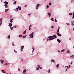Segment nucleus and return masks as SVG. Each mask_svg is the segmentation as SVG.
<instances>
[{
	"mask_svg": "<svg viewBox=\"0 0 74 74\" xmlns=\"http://www.w3.org/2000/svg\"><path fill=\"white\" fill-rule=\"evenodd\" d=\"M53 37H55V38H53ZM48 38H50L49 39V41H51V40H53L54 39H55V38H57V36H56L55 35H53V36H49V37H48Z\"/></svg>",
	"mask_w": 74,
	"mask_h": 74,
	"instance_id": "1",
	"label": "nucleus"
},
{
	"mask_svg": "<svg viewBox=\"0 0 74 74\" xmlns=\"http://www.w3.org/2000/svg\"><path fill=\"white\" fill-rule=\"evenodd\" d=\"M5 3L4 6L5 8H7L8 7V2L5 1L4 2Z\"/></svg>",
	"mask_w": 74,
	"mask_h": 74,
	"instance_id": "2",
	"label": "nucleus"
},
{
	"mask_svg": "<svg viewBox=\"0 0 74 74\" xmlns=\"http://www.w3.org/2000/svg\"><path fill=\"white\" fill-rule=\"evenodd\" d=\"M33 34H34V32H32L31 34L29 35V36L30 38H33L34 36V35H33Z\"/></svg>",
	"mask_w": 74,
	"mask_h": 74,
	"instance_id": "3",
	"label": "nucleus"
},
{
	"mask_svg": "<svg viewBox=\"0 0 74 74\" xmlns=\"http://www.w3.org/2000/svg\"><path fill=\"white\" fill-rule=\"evenodd\" d=\"M42 69V67H40V65H38V67L36 68V70H38V69Z\"/></svg>",
	"mask_w": 74,
	"mask_h": 74,
	"instance_id": "4",
	"label": "nucleus"
},
{
	"mask_svg": "<svg viewBox=\"0 0 74 74\" xmlns=\"http://www.w3.org/2000/svg\"><path fill=\"white\" fill-rule=\"evenodd\" d=\"M39 6H40V4H37L36 6V9L37 10L38 8V7H39Z\"/></svg>",
	"mask_w": 74,
	"mask_h": 74,
	"instance_id": "5",
	"label": "nucleus"
},
{
	"mask_svg": "<svg viewBox=\"0 0 74 74\" xmlns=\"http://www.w3.org/2000/svg\"><path fill=\"white\" fill-rule=\"evenodd\" d=\"M57 35H58V36H59L60 37H61V36H62V35L61 34H60L59 33H57Z\"/></svg>",
	"mask_w": 74,
	"mask_h": 74,
	"instance_id": "6",
	"label": "nucleus"
},
{
	"mask_svg": "<svg viewBox=\"0 0 74 74\" xmlns=\"http://www.w3.org/2000/svg\"><path fill=\"white\" fill-rule=\"evenodd\" d=\"M17 8H18L19 10H21V7L20 6H18Z\"/></svg>",
	"mask_w": 74,
	"mask_h": 74,
	"instance_id": "7",
	"label": "nucleus"
},
{
	"mask_svg": "<svg viewBox=\"0 0 74 74\" xmlns=\"http://www.w3.org/2000/svg\"><path fill=\"white\" fill-rule=\"evenodd\" d=\"M26 69H24L23 71V73L25 74L26 73Z\"/></svg>",
	"mask_w": 74,
	"mask_h": 74,
	"instance_id": "8",
	"label": "nucleus"
},
{
	"mask_svg": "<svg viewBox=\"0 0 74 74\" xmlns=\"http://www.w3.org/2000/svg\"><path fill=\"white\" fill-rule=\"evenodd\" d=\"M9 26H10V27H11L12 26V23H9Z\"/></svg>",
	"mask_w": 74,
	"mask_h": 74,
	"instance_id": "9",
	"label": "nucleus"
},
{
	"mask_svg": "<svg viewBox=\"0 0 74 74\" xmlns=\"http://www.w3.org/2000/svg\"><path fill=\"white\" fill-rule=\"evenodd\" d=\"M3 21V18H1L0 19V22H1V23H2V21Z\"/></svg>",
	"mask_w": 74,
	"mask_h": 74,
	"instance_id": "10",
	"label": "nucleus"
},
{
	"mask_svg": "<svg viewBox=\"0 0 74 74\" xmlns=\"http://www.w3.org/2000/svg\"><path fill=\"white\" fill-rule=\"evenodd\" d=\"M1 72L2 73H5V74H7L3 70H1Z\"/></svg>",
	"mask_w": 74,
	"mask_h": 74,
	"instance_id": "11",
	"label": "nucleus"
},
{
	"mask_svg": "<svg viewBox=\"0 0 74 74\" xmlns=\"http://www.w3.org/2000/svg\"><path fill=\"white\" fill-rule=\"evenodd\" d=\"M57 41H58V42H59V43H60V42H61V41H60V40L59 39H57Z\"/></svg>",
	"mask_w": 74,
	"mask_h": 74,
	"instance_id": "12",
	"label": "nucleus"
},
{
	"mask_svg": "<svg viewBox=\"0 0 74 74\" xmlns=\"http://www.w3.org/2000/svg\"><path fill=\"white\" fill-rule=\"evenodd\" d=\"M18 10V8H16L14 10V11H16V12H17Z\"/></svg>",
	"mask_w": 74,
	"mask_h": 74,
	"instance_id": "13",
	"label": "nucleus"
},
{
	"mask_svg": "<svg viewBox=\"0 0 74 74\" xmlns=\"http://www.w3.org/2000/svg\"><path fill=\"white\" fill-rule=\"evenodd\" d=\"M56 67L57 68H58L59 67V64H58L56 66Z\"/></svg>",
	"mask_w": 74,
	"mask_h": 74,
	"instance_id": "14",
	"label": "nucleus"
},
{
	"mask_svg": "<svg viewBox=\"0 0 74 74\" xmlns=\"http://www.w3.org/2000/svg\"><path fill=\"white\" fill-rule=\"evenodd\" d=\"M73 57H74V54L73 55L71 56H70V58H73Z\"/></svg>",
	"mask_w": 74,
	"mask_h": 74,
	"instance_id": "15",
	"label": "nucleus"
},
{
	"mask_svg": "<svg viewBox=\"0 0 74 74\" xmlns=\"http://www.w3.org/2000/svg\"><path fill=\"white\" fill-rule=\"evenodd\" d=\"M0 61H1V63H2V64H3V62H4V61L2 60H0Z\"/></svg>",
	"mask_w": 74,
	"mask_h": 74,
	"instance_id": "16",
	"label": "nucleus"
},
{
	"mask_svg": "<svg viewBox=\"0 0 74 74\" xmlns=\"http://www.w3.org/2000/svg\"><path fill=\"white\" fill-rule=\"evenodd\" d=\"M67 53H70L71 52L69 51H68L67 52Z\"/></svg>",
	"mask_w": 74,
	"mask_h": 74,
	"instance_id": "17",
	"label": "nucleus"
},
{
	"mask_svg": "<svg viewBox=\"0 0 74 74\" xmlns=\"http://www.w3.org/2000/svg\"><path fill=\"white\" fill-rule=\"evenodd\" d=\"M51 61V62H53V63H55V60H52Z\"/></svg>",
	"mask_w": 74,
	"mask_h": 74,
	"instance_id": "18",
	"label": "nucleus"
},
{
	"mask_svg": "<svg viewBox=\"0 0 74 74\" xmlns=\"http://www.w3.org/2000/svg\"><path fill=\"white\" fill-rule=\"evenodd\" d=\"M23 48H24V46H21V48L22 49H23Z\"/></svg>",
	"mask_w": 74,
	"mask_h": 74,
	"instance_id": "19",
	"label": "nucleus"
},
{
	"mask_svg": "<svg viewBox=\"0 0 74 74\" xmlns=\"http://www.w3.org/2000/svg\"><path fill=\"white\" fill-rule=\"evenodd\" d=\"M10 22L11 23H12V19L11 18V19L10 21Z\"/></svg>",
	"mask_w": 74,
	"mask_h": 74,
	"instance_id": "20",
	"label": "nucleus"
},
{
	"mask_svg": "<svg viewBox=\"0 0 74 74\" xmlns=\"http://www.w3.org/2000/svg\"><path fill=\"white\" fill-rule=\"evenodd\" d=\"M73 16L72 17V18L74 19V12L73 13Z\"/></svg>",
	"mask_w": 74,
	"mask_h": 74,
	"instance_id": "21",
	"label": "nucleus"
},
{
	"mask_svg": "<svg viewBox=\"0 0 74 74\" xmlns=\"http://www.w3.org/2000/svg\"><path fill=\"white\" fill-rule=\"evenodd\" d=\"M64 51H65V49H63V50H62L61 51V52H64Z\"/></svg>",
	"mask_w": 74,
	"mask_h": 74,
	"instance_id": "22",
	"label": "nucleus"
},
{
	"mask_svg": "<svg viewBox=\"0 0 74 74\" xmlns=\"http://www.w3.org/2000/svg\"><path fill=\"white\" fill-rule=\"evenodd\" d=\"M26 30H25L23 32V34H26Z\"/></svg>",
	"mask_w": 74,
	"mask_h": 74,
	"instance_id": "23",
	"label": "nucleus"
},
{
	"mask_svg": "<svg viewBox=\"0 0 74 74\" xmlns=\"http://www.w3.org/2000/svg\"><path fill=\"white\" fill-rule=\"evenodd\" d=\"M69 15H73V13H69Z\"/></svg>",
	"mask_w": 74,
	"mask_h": 74,
	"instance_id": "24",
	"label": "nucleus"
},
{
	"mask_svg": "<svg viewBox=\"0 0 74 74\" xmlns=\"http://www.w3.org/2000/svg\"><path fill=\"white\" fill-rule=\"evenodd\" d=\"M59 33V29L58 28L57 30V33Z\"/></svg>",
	"mask_w": 74,
	"mask_h": 74,
	"instance_id": "25",
	"label": "nucleus"
},
{
	"mask_svg": "<svg viewBox=\"0 0 74 74\" xmlns=\"http://www.w3.org/2000/svg\"><path fill=\"white\" fill-rule=\"evenodd\" d=\"M13 4H16V1H15Z\"/></svg>",
	"mask_w": 74,
	"mask_h": 74,
	"instance_id": "26",
	"label": "nucleus"
},
{
	"mask_svg": "<svg viewBox=\"0 0 74 74\" xmlns=\"http://www.w3.org/2000/svg\"><path fill=\"white\" fill-rule=\"evenodd\" d=\"M51 4H52V3H51V2L49 3V5H51Z\"/></svg>",
	"mask_w": 74,
	"mask_h": 74,
	"instance_id": "27",
	"label": "nucleus"
},
{
	"mask_svg": "<svg viewBox=\"0 0 74 74\" xmlns=\"http://www.w3.org/2000/svg\"><path fill=\"white\" fill-rule=\"evenodd\" d=\"M47 8H49V6L48 5H47L46 6Z\"/></svg>",
	"mask_w": 74,
	"mask_h": 74,
	"instance_id": "28",
	"label": "nucleus"
},
{
	"mask_svg": "<svg viewBox=\"0 0 74 74\" xmlns=\"http://www.w3.org/2000/svg\"><path fill=\"white\" fill-rule=\"evenodd\" d=\"M8 9H5V12H7L8 11Z\"/></svg>",
	"mask_w": 74,
	"mask_h": 74,
	"instance_id": "29",
	"label": "nucleus"
},
{
	"mask_svg": "<svg viewBox=\"0 0 74 74\" xmlns=\"http://www.w3.org/2000/svg\"><path fill=\"white\" fill-rule=\"evenodd\" d=\"M32 49H33L32 52H34V48H32Z\"/></svg>",
	"mask_w": 74,
	"mask_h": 74,
	"instance_id": "30",
	"label": "nucleus"
},
{
	"mask_svg": "<svg viewBox=\"0 0 74 74\" xmlns=\"http://www.w3.org/2000/svg\"><path fill=\"white\" fill-rule=\"evenodd\" d=\"M71 22H72V26H73L74 25V24H73V22L71 21Z\"/></svg>",
	"mask_w": 74,
	"mask_h": 74,
	"instance_id": "31",
	"label": "nucleus"
},
{
	"mask_svg": "<svg viewBox=\"0 0 74 74\" xmlns=\"http://www.w3.org/2000/svg\"><path fill=\"white\" fill-rule=\"evenodd\" d=\"M26 35L25 36H23V38H26Z\"/></svg>",
	"mask_w": 74,
	"mask_h": 74,
	"instance_id": "32",
	"label": "nucleus"
},
{
	"mask_svg": "<svg viewBox=\"0 0 74 74\" xmlns=\"http://www.w3.org/2000/svg\"><path fill=\"white\" fill-rule=\"evenodd\" d=\"M51 21H53L54 20H53V18H52L51 19Z\"/></svg>",
	"mask_w": 74,
	"mask_h": 74,
	"instance_id": "33",
	"label": "nucleus"
},
{
	"mask_svg": "<svg viewBox=\"0 0 74 74\" xmlns=\"http://www.w3.org/2000/svg\"><path fill=\"white\" fill-rule=\"evenodd\" d=\"M49 15V17H50V16H51V13H50Z\"/></svg>",
	"mask_w": 74,
	"mask_h": 74,
	"instance_id": "34",
	"label": "nucleus"
},
{
	"mask_svg": "<svg viewBox=\"0 0 74 74\" xmlns=\"http://www.w3.org/2000/svg\"><path fill=\"white\" fill-rule=\"evenodd\" d=\"M10 35H9V36L8 37V38H10Z\"/></svg>",
	"mask_w": 74,
	"mask_h": 74,
	"instance_id": "35",
	"label": "nucleus"
},
{
	"mask_svg": "<svg viewBox=\"0 0 74 74\" xmlns=\"http://www.w3.org/2000/svg\"><path fill=\"white\" fill-rule=\"evenodd\" d=\"M22 35H19V37H22Z\"/></svg>",
	"mask_w": 74,
	"mask_h": 74,
	"instance_id": "36",
	"label": "nucleus"
},
{
	"mask_svg": "<svg viewBox=\"0 0 74 74\" xmlns=\"http://www.w3.org/2000/svg\"><path fill=\"white\" fill-rule=\"evenodd\" d=\"M29 30H31V29L30 28V26L29 27Z\"/></svg>",
	"mask_w": 74,
	"mask_h": 74,
	"instance_id": "37",
	"label": "nucleus"
},
{
	"mask_svg": "<svg viewBox=\"0 0 74 74\" xmlns=\"http://www.w3.org/2000/svg\"><path fill=\"white\" fill-rule=\"evenodd\" d=\"M8 64L7 63H5V66L7 65H8Z\"/></svg>",
	"mask_w": 74,
	"mask_h": 74,
	"instance_id": "38",
	"label": "nucleus"
},
{
	"mask_svg": "<svg viewBox=\"0 0 74 74\" xmlns=\"http://www.w3.org/2000/svg\"><path fill=\"white\" fill-rule=\"evenodd\" d=\"M67 69H66V71H67V70H68V66H67Z\"/></svg>",
	"mask_w": 74,
	"mask_h": 74,
	"instance_id": "39",
	"label": "nucleus"
},
{
	"mask_svg": "<svg viewBox=\"0 0 74 74\" xmlns=\"http://www.w3.org/2000/svg\"><path fill=\"white\" fill-rule=\"evenodd\" d=\"M14 27H12L11 30H12L14 28Z\"/></svg>",
	"mask_w": 74,
	"mask_h": 74,
	"instance_id": "40",
	"label": "nucleus"
},
{
	"mask_svg": "<svg viewBox=\"0 0 74 74\" xmlns=\"http://www.w3.org/2000/svg\"><path fill=\"white\" fill-rule=\"evenodd\" d=\"M55 21L56 22H57V20H56V18L55 19Z\"/></svg>",
	"mask_w": 74,
	"mask_h": 74,
	"instance_id": "41",
	"label": "nucleus"
},
{
	"mask_svg": "<svg viewBox=\"0 0 74 74\" xmlns=\"http://www.w3.org/2000/svg\"><path fill=\"white\" fill-rule=\"evenodd\" d=\"M50 70H49L48 71H48V73H50Z\"/></svg>",
	"mask_w": 74,
	"mask_h": 74,
	"instance_id": "42",
	"label": "nucleus"
},
{
	"mask_svg": "<svg viewBox=\"0 0 74 74\" xmlns=\"http://www.w3.org/2000/svg\"><path fill=\"white\" fill-rule=\"evenodd\" d=\"M14 51L16 53H17V51H16L15 50H14Z\"/></svg>",
	"mask_w": 74,
	"mask_h": 74,
	"instance_id": "43",
	"label": "nucleus"
},
{
	"mask_svg": "<svg viewBox=\"0 0 74 74\" xmlns=\"http://www.w3.org/2000/svg\"><path fill=\"white\" fill-rule=\"evenodd\" d=\"M18 69L19 71H20V69H19V68H18Z\"/></svg>",
	"mask_w": 74,
	"mask_h": 74,
	"instance_id": "44",
	"label": "nucleus"
},
{
	"mask_svg": "<svg viewBox=\"0 0 74 74\" xmlns=\"http://www.w3.org/2000/svg\"><path fill=\"white\" fill-rule=\"evenodd\" d=\"M14 42H13L12 43V45H13V46H14Z\"/></svg>",
	"mask_w": 74,
	"mask_h": 74,
	"instance_id": "45",
	"label": "nucleus"
},
{
	"mask_svg": "<svg viewBox=\"0 0 74 74\" xmlns=\"http://www.w3.org/2000/svg\"><path fill=\"white\" fill-rule=\"evenodd\" d=\"M10 17H11V19H12V15H10Z\"/></svg>",
	"mask_w": 74,
	"mask_h": 74,
	"instance_id": "46",
	"label": "nucleus"
},
{
	"mask_svg": "<svg viewBox=\"0 0 74 74\" xmlns=\"http://www.w3.org/2000/svg\"><path fill=\"white\" fill-rule=\"evenodd\" d=\"M51 28H52V29H53V26H51Z\"/></svg>",
	"mask_w": 74,
	"mask_h": 74,
	"instance_id": "47",
	"label": "nucleus"
},
{
	"mask_svg": "<svg viewBox=\"0 0 74 74\" xmlns=\"http://www.w3.org/2000/svg\"><path fill=\"white\" fill-rule=\"evenodd\" d=\"M73 64V62H72H72H71V64Z\"/></svg>",
	"mask_w": 74,
	"mask_h": 74,
	"instance_id": "48",
	"label": "nucleus"
},
{
	"mask_svg": "<svg viewBox=\"0 0 74 74\" xmlns=\"http://www.w3.org/2000/svg\"><path fill=\"white\" fill-rule=\"evenodd\" d=\"M31 14V13H29V14H28V15H30V14Z\"/></svg>",
	"mask_w": 74,
	"mask_h": 74,
	"instance_id": "49",
	"label": "nucleus"
},
{
	"mask_svg": "<svg viewBox=\"0 0 74 74\" xmlns=\"http://www.w3.org/2000/svg\"><path fill=\"white\" fill-rule=\"evenodd\" d=\"M67 25H69V23H67Z\"/></svg>",
	"mask_w": 74,
	"mask_h": 74,
	"instance_id": "50",
	"label": "nucleus"
},
{
	"mask_svg": "<svg viewBox=\"0 0 74 74\" xmlns=\"http://www.w3.org/2000/svg\"><path fill=\"white\" fill-rule=\"evenodd\" d=\"M27 7V5H25V7Z\"/></svg>",
	"mask_w": 74,
	"mask_h": 74,
	"instance_id": "51",
	"label": "nucleus"
},
{
	"mask_svg": "<svg viewBox=\"0 0 74 74\" xmlns=\"http://www.w3.org/2000/svg\"><path fill=\"white\" fill-rule=\"evenodd\" d=\"M58 52H60V51H59V50L58 51Z\"/></svg>",
	"mask_w": 74,
	"mask_h": 74,
	"instance_id": "52",
	"label": "nucleus"
},
{
	"mask_svg": "<svg viewBox=\"0 0 74 74\" xmlns=\"http://www.w3.org/2000/svg\"><path fill=\"white\" fill-rule=\"evenodd\" d=\"M47 41H48V40H49V39H47Z\"/></svg>",
	"mask_w": 74,
	"mask_h": 74,
	"instance_id": "53",
	"label": "nucleus"
},
{
	"mask_svg": "<svg viewBox=\"0 0 74 74\" xmlns=\"http://www.w3.org/2000/svg\"><path fill=\"white\" fill-rule=\"evenodd\" d=\"M70 67H71L70 65H69V68H70Z\"/></svg>",
	"mask_w": 74,
	"mask_h": 74,
	"instance_id": "54",
	"label": "nucleus"
},
{
	"mask_svg": "<svg viewBox=\"0 0 74 74\" xmlns=\"http://www.w3.org/2000/svg\"><path fill=\"white\" fill-rule=\"evenodd\" d=\"M14 27L15 28H16V26H15Z\"/></svg>",
	"mask_w": 74,
	"mask_h": 74,
	"instance_id": "55",
	"label": "nucleus"
},
{
	"mask_svg": "<svg viewBox=\"0 0 74 74\" xmlns=\"http://www.w3.org/2000/svg\"><path fill=\"white\" fill-rule=\"evenodd\" d=\"M30 27H32V25H30Z\"/></svg>",
	"mask_w": 74,
	"mask_h": 74,
	"instance_id": "56",
	"label": "nucleus"
},
{
	"mask_svg": "<svg viewBox=\"0 0 74 74\" xmlns=\"http://www.w3.org/2000/svg\"><path fill=\"white\" fill-rule=\"evenodd\" d=\"M69 40H71V38H69Z\"/></svg>",
	"mask_w": 74,
	"mask_h": 74,
	"instance_id": "57",
	"label": "nucleus"
},
{
	"mask_svg": "<svg viewBox=\"0 0 74 74\" xmlns=\"http://www.w3.org/2000/svg\"><path fill=\"white\" fill-rule=\"evenodd\" d=\"M1 2H3V0H1Z\"/></svg>",
	"mask_w": 74,
	"mask_h": 74,
	"instance_id": "58",
	"label": "nucleus"
},
{
	"mask_svg": "<svg viewBox=\"0 0 74 74\" xmlns=\"http://www.w3.org/2000/svg\"><path fill=\"white\" fill-rule=\"evenodd\" d=\"M21 50L22 51H23V50H22V49H21Z\"/></svg>",
	"mask_w": 74,
	"mask_h": 74,
	"instance_id": "59",
	"label": "nucleus"
},
{
	"mask_svg": "<svg viewBox=\"0 0 74 74\" xmlns=\"http://www.w3.org/2000/svg\"><path fill=\"white\" fill-rule=\"evenodd\" d=\"M1 25V23H0V25Z\"/></svg>",
	"mask_w": 74,
	"mask_h": 74,
	"instance_id": "60",
	"label": "nucleus"
},
{
	"mask_svg": "<svg viewBox=\"0 0 74 74\" xmlns=\"http://www.w3.org/2000/svg\"><path fill=\"white\" fill-rule=\"evenodd\" d=\"M47 14H48V15H49V13H47Z\"/></svg>",
	"mask_w": 74,
	"mask_h": 74,
	"instance_id": "61",
	"label": "nucleus"
},
{
	"mask_svg": "<svg viewBox=\"0 0 74 74\" xmlns=\"http://www.w3.org/2000/svg\"><path fill=\"white\" fill-rule=\"evenodd\" d=\"M14 19V18H12V20H13Z\"/></svg>",
	"mask_w": 74,
	"mask_h": 74,
	"instance_id": "62",
	"label": "nucleus"
},
{
	"mask_svg": "<svg viewBox=\"0 0 74 74\" xmlns=\"http://www.w3.org/2000/svg\"><path fill=\"white\" fill-rule=\"evenodd\" d=\"M22 60V61L23 60Z\"/></svg>",
	"mask_w": 74,
	"mask_h": 74,
	"instance_id": "63",
	"label": "nucleus"
},
{
	"mask_svg": "<svg viewBox=\"0 0 74 74\" xmlns=\"http://www.w3.org/2000/svg\"><path fill=\"white\" fill-rule=\"evenodd\" d=\"M10 74H11V73H10Z\"/></svg>",
	"mask_w": 74,
	"mask_h": 74,
	"instance_id": "64",
	"label": "nucleus"
}]
</instances>
